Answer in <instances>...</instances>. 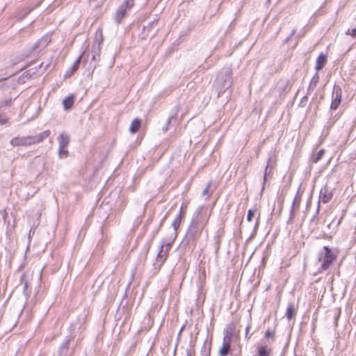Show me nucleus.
Here are the masks:
<instances>
[{"mask_svg": "<svg viewBox=\"0 0 356 356\" xmlns=\"http://www.w3.org/2000/svg\"><path fill=\"white\" fill-rule=\"evenodd\" d=\"M346 34L351 35L353 38H356V27L352 29H348L346 31Z\"/></svg>", "mask_w": 356, "mask_h": 356, "instance_id": "c756f323", "label": "nucleus"}, {"mask_svg": "<svg viewBox=\"0 0 356 356\" xmlns=\"http://www.w3.org/2000/svg\"><path fill=\"white\" fill-rule=\"evenodd\" d=\"M332 197V191H329L328 188L325 186L322 188L320 191L319 193V201L318 204V209L317 211L319 210L320 207V202L323 203H327L328 202Z\"/></svg>", "mask_w": 356, "mask_h": 356, "instance_id": "9b49d317", "label": "nucleus"}, {"mask_svg": "<svg viewBox=\"0 0 356 356\" xmlns=\"http://www.w3.org/2000/svg\"><path fill=\"white\" fill-rule=\"evenodd\" d=\"M187 356H191L189 351L187 352Z\"/></svg>", "mask_w": 356, "mask_h": 356, "instance_id": "c03bdc74", "label": "nucleus"}, {"mask_svg": "<svg viewBox=\"0 0 356 356\" xmlns=\"http://www.w3.org/2000/svg\"><path fill=\"white\" fill-rule=\"evenodd\" d=\"M210 186H211V182H208L206 187L204 188V189L203 190V191L202 193V196L204 197V196L209 195V190Z\"/></svg>", "mask_w": 356, "mask_h": 356, "instance_id": "7c9ffc66", "label": "nucleus"}, {"mask_svg": "<svg viewBox=\"0 0 356 356\" xmlns=\"http://www.w3.org/2000/svg\"><path fill=\"white\" fill-rule=\"evenodd\" d=\"M27 288H28V283H27V282H26V281H25V282H24V287H23V289H24V293H26Z\"/></svg>", "mask_w": 356, "mask_h": 356, "instance_id": "4c0bfd02", "label": "nucleus"}, {"mask_svg": "<svg viewBox=\"0 0 356 356\" xmlns=\"http://www.w3.org/2000/svg\"><path fill=\"white\" fill-rule=\"evenodd\" d=\"M327 56L325 54H324L323 53L319 54L316 59L315 66V70H316L317 72L323 69V67L327 63Z\"/></svg>", "mask_w": 356, "mask_h": 356, "instance_id": "ddd939ff", "label": "nucleus"}, {"mask_svg": "<svg viewBox=\"0 0 356 356\" xmlns=\"http://www.w3.org/2000/svg\"><path fill=\"white\" fill-rule=\"evenodd\" d=\"M24 275H22V276L21 277V282H22V283L24 282Z\"/></svg>", "mask_w": 356, "mask_h": 356, "instance_id": "37998d69", "label": "nucleus"}, {"mask_svg": "<svg viewBox=\"0 0 356 356\" xmlns=\"http://www.w3.org/2000/svg\"><path fill=\"white\" fill-rule=\"evenodd\" d=\"M296 33V31L293 30L292 33H291L290 36L287 38V40H289V38L291 37L294 33Z\"/></svg>", "mask_w": 356, "mask_h": 356, "instance_id": "79ce46f5", "label": "nucleus"}, {"mask_svg": "<svg viewBox=\"0 0 356 356\" xmlns=\"http://www.w3.org/2000/svg\"><path fill=\"white\" fill-rule=\"evenodd\" d=\"M340 313H341V311H340V309H339L337 313L336 314V315L334 316V326L335 327H337V325H338V320H339V316H340Z\"/></svg>", "mask_w": 356, "mask_h": 356, "instance_id": "72a5a7b5", "label": "nucleus"}, {"mask_svg": "<svg viewBox=\"0 0 356 356\" xmlns=\"http://www.w3.org/2000/svg\"><path fill=\"white\" fill-rule=\"evenodd\" d=\"M336 258V254L332 252L331 249L327 246H324L318 256V261L321 263V269L322 270H327Z\"/></svg>", "mask_w": 356, "mask_h": 356, "instance_id": "7ed1b4c3", "label": "nucleus"}, {"mask_svg": "<svg viewBox=\"0 0 356 356\" xmlns=\"http://www.w3.org/2000/svg\"><path fill=\"white\" fill-rule=\"evenodd\" d=\"M74 102V96L70 95L63 101V105L65 110H70L72 108Z\"/></svg>", "mask_w": 356, "mask_h": 356, "instance_id": "a211bd4d", "label": "nucleus"}, {"mask_svg": "<svg viewBox=\"0 0 356 356\" xmlns=\"http://www.w3.org/2000/svg\"><path fill=\"white\" fill-rule=\"evenodd\" d=\"M301 202V194L298 192L293 200L292 205L290 210V216L288 220V223L293 222L297 211L299 209Z\"/></svg>", "mask_w": 356, "mask_h": 356, "instance_id": "6e6552de", "label": "nucleus"}, {"mask_svg": "<svg viewBox=\"0 0 356 356\" xmlns=\"http://www.w3.org/2000/svg\"><path fill=\"white\" fill-rule=\"evenodd\" d=\"M307 96H305L302 99V101H301V103L303 102V101H307Z\"/></svg>", "mask_w": 356, "mask_h": 356, "instance_id": "a19ab883", "label": "nucleus"}, {"mask_svg": "<svg viewBox=\"0 0 356 356\" xmlns=\"http://www.w3.org/2000/svg\"><path fill=\"white\" fill-rule=\"evenodd\" d=\"M126 15V8H124V5H121L115 14V21L119 24L121 22L122 19Z\"/></svg>", "mask_w": 356, "mask_h": 356, "instance_id": "2eb2a0df", "label": "nucleus"}, {"mask_svg": "<svg viewBox=\"0 0 356 356\" xmlns=\"http://www.w3.org/2000/svg\"><path fill=\"white\" fill-rule=\"evenodd\" d=\"M208 218L206 209L203 207L197 209L193 216L185 238L181 242L184 245H187L190 243L195 245L207 225Z\"/></svg>", "mask_w": 356, "mask_h": 356, "instance_id": "f257e3e1", "label": "nucleus"}, {"mask_svg": "<svg viewBox=\"0 0 356 356\" xmlns=\"http://www.w3.org/2000/svg\"><path fill=\"white\" fill-rule=\"evenodd\" d=\"M168 253L164 250V245H160V250L157 254L156 263L161 266L166 260Z\"/></svg>", "mask_w": 356, "mask_h": 356, "instance_id": "4468645a", "label": "nucleus"}, {"mask_svg": "<svg viewBox=\"0 0 356 356\" xmlns=\"http://www.w3.org/2000/svg\"><path fill=\"white\" fill-rule=\"evenodd\" d=\"M141 125V120L138 118H135L131 123L129 127V131L131 134H136L140 129Z\"/></svg>", "mask_w": 356, "mask_h": 356, "instance_id": "6ab92c4d", "label": "nucleus"}, {"mask_svg": "<svg viewBox=\"0 0 356 356\" xmlns=\"http://www.w3.org/2000/svg\"><path fill=\"white\" fill-rule=\"evenodd\" d=\"M175 238V236H171V237L170 238L163 241V243L161 244V245H164V250L166 252H168V253L169 252L170 248H171V245L174 242Z\"/></svg>", "mask_w": 356, "mask_h": 356, "instance_id": "b1692460", "label": "nucleus"}, {"mask_svg": "<svg viewBox=\"0 0 356 356\" xmlns=\"http://www.w3.org/2000/svg\"><path fill=\"white\" fill-rule=\"evenodd\" d=\"M296 316V310L295 309L294 305L293 303L289 304L286 312V318L288 320H291L295 318Z\"/></svg>", "mask_w": 356, "mask_h": 356, "instance_id": "aec40b11", "label": "nucleus"}, {"mask_svg": "<svg viewBox=\"0 0 356 356\" xmlns=\"http://www.w3.org/2000/svg\"><path fill=\"white\" fill-rule=\"evenodd\" d=\"M51 134L50 130H45L38 135L31 136V145L42 142L45 138H48Z\"/></svg>", "mask_w": 356, "mask_h": 356, "instance_id": "f8f14e48", "label": "nucleus"}, {"mask_svg": "<svg viewBox=\"0 0 356 356\" xmlns=\"http://www.w3.org/2000/svg\"><path fill=\"white\" fill-rule=\"evenodd\" d=\"M179 112V108L177 106H175L173 109L171 111V113L168 118L166 125L172 124L175 123L177 121V117Z\"/></svg>", "mask_w": 356, "mask_h": 356, "instance_id": "dca6fc26", "label": "nucleus"}, {"mask_svg": "<svg viewBox=\"0 0 356 356\" xmlns=\"http://www.w3.org/2000/svg\"><path fill=\"white\" fill-rule=\"evenodd\" d=\"M35 74V72L33 70V69H30L24 72V75L26 77H32Z\"/></svg>", "mask_w": 356, "mask_h": 356, "instance_id": "473e14b6", "label": "nucleus"}, {"mask_svg": "<svg viewBox=\"0 0 356 356\" xmlns=\"http://www.w3.org/2000/svg\"><path fill=\"white\" fill-rule=\"evenodd\" d=\"M270 350L267 346H261L258 350L259 356H268L270 355Z\"/></svg>", "mask_w": 356, "mask_h": 356, "instance_id": "393cba45", "label": "nucleus"}, {"mask_svg": "<svg viewBox=\"0 0 356 356\" xmlns=\"http://www.w3.org/2000/svg\"><path fill=\"white\" fill-rule=\"evenodd\" d=\"M11 104V100H6V101H3L0 104V106H10Z\"/></svg>", "mask_w": 356, "mask_h": 356, "instance_id": "e433bc0d", "label": "nucleus"}, {"mask_svg": "<svg viewBox=\"0 0 356 356\" xmlns=\"http://www.w3.org/2000/svg\"><path fill=\"white\" fill-rule=\"evenodd\" d=\"M232 335V332H229L228 330L225 332L223 337L222 346L219 350L220 356H227L229 354L231 348Z\"/></svg>", "mask_w": 356, "mask_h": 356, "instance_id": "423d86ee", "label": "nucleus"}, {"mask_svg": "<svg viewBox=\"0 0 356 356\" xmlns=\"http://www.w3.org/2000/svg\"><path fill=\"white\" fill-rule=\"evenodd\" d=\"M232 69L229 67H223L218 73L214 86L218 91V97L232 86Z\"/></svg>", "mask_w": 356, "mask_h": 356, "instance_id": "f03ea898", "label": "nucleus"}, {"mask_svg": "<svg viewBox=\"0 0 356 356\" xmlns=\"http://www.w3.org/2000/svg\"><path fill=\"white\" fill-rule=\"evenodd\" d=\"M96 40H97L98 43L97 45H95V44L92 45V60H96V56H98V57L99 56L100 50H101L100 44L103 41L102 31L101 29H98L96 31Z\"/></svg>", "mask_w": 356, "mask_h": 356, "instance_id": "1a4fd4ad", "label": "nucleus"}, {"mask_svg": "<svg viewBox=\"0 0 356 356\" xmlns=\"http://www.w3.org/2000/svg\"><path fill=\"white\" fill-rule=\"evenodd\" d=\"M162 129H163V131L164 132H166V131H168V125H165V127H163L162 128Z\"/></svg>", "mask_w": 356, "mask_h": 356, "instance_id": "ea45409f", "label": "nucleus"}, {"mask_svg": "<svg viewBox=\"0 0 356 356\" xmlns=\"http://www.w3.org/2000/svg\"><path fill=\"white\" fill-rule=\"evenodd\" d=\"M31 136H16L10 140V143L13 147H27L31 145Z\"/></svg>", "mask_w": 356, "mask_h": 356, "instance_id": "0eeeda50", "label": "nucleus"}, {"mask_svg": "<svg viewBox=\"0 0 356 356\" xmlns=\"http://www.w3.org/2000/svg\"><path fill=\"white\" fill-rule=\"evenodd\" d=\"M181 212H182V209H181V211H180L179 215L177 216V217L175 218V220L172 222V226L174 228V232H173V234L172 236H173L175 237H176V236H177V230L178 229V228H179V227L180 225V223H181Z\"/></svg>", "mask_w": 356, "mask_h": 356, "instance_id": "4be33fe9", "label": "nucleus"}, {"mask_svg": "<svg viewBox=\"0 0 356 356\" xmlns=\"http://www.w3.org/2000/svg\"><path fill=\"white\" fill-rule=\"evenodd\" d=\"M105 0H90L92 3H95V6H98L100 4L103 3Z\"/></svg>", "mask_w": 356, "mask_h": 356, "instance_id": "c9c22d12", "label": "nucleus"}, {"mask_svg": "<svg viewBox=\"0 0 356 356\" xmlns=\"http://www.w3.org/2000/svg\"><path fill=\"white\" fill-rule=\"evenodd\" d=\"M51 39L49 36L44 35L42 38H40L38 41H37L31 48L28 50V54L26 55H23L20 57V58L17 61H21L24 60L25 58L29 56V54H31L34 50H36L38 49H44L45 48L48 44L50 42Z\"/></svg>", "mask_w": 356, "mask_h": 356, "instance_id": "39448f33", "label": "nucleus"}, {"mask_svg": "<svg viewBox=\"0 0 356 356\" xmlns=\"http://www.w3.org/2000/svg\"><path fill=\"white\" fill-rule=\"evenodd\" d=\"M134 4V0H126L123 5H124V8L127 7L131 8Z\"/></svg>", "mask_w": 356, "mask_h": 356, "instance_id": "2f4dec72", "label": "nucleus"}, {"mask_svg": "<svg viewBox=\"0 0 356 356\" xmlns=\"http://www.w3.org/2000/svg\"><path fill=\"white\" fill-rule=\"evenodd\" d=\"M274 333L270 330H267L265 333V337L266 338H271L273 340H274Z\"/></svg>", "mask_w": 356, "mask_h": 356, "instance_id": "f704fd0d", "label": "nucleus"}, {"mask_svg": "<svg viewBox=\"0 0 356 356\" xmlns=\"http://www.w3.org/2000/svg\"><path fill=\"white\" fill-rule=\"evenodd\" d=\"M81 57H82V55H80L76 58V60L74 61L73 65L71 67V72H70L71 74H72L74 72H75L79 68Z\"/></svg>", "mask_w": 356, "mask_h": 356, "instance_id": "a878e982", "label": "nucleus"}, {"mask_svg": "<svg viewBox=\"0 0 356 356\" xmlns=\"http://www.w3.org/2000/svg\"><path fill=\"white\" fill-rule=\"evenodd\" d=\"M318 81H319V76H318V72H316L314 74V76L312 77V79H311L310 83H309V87L307 88V93L308 94H310V92L315 89V88L316 87L317 83H318Z\"/></svg>", "mask_w": 356, "mask_h": 356, "instance_id": "5701e85b", "label": "nucleus"}, {"mask_svg": "<svg viewBox=\"0 0 356 356\" xmlns=\"http://www.w3.org/2000/svg\"><path fill=\"white\" fill-rule=\"evenodd\" d=\"M158 24V19H155L152 22H151L147 26H144L143 30L145 31H149L152 27Z\"/></svg>", "mask_w": 356, "mask_h": 356, "instance_id": "bb28decb", "label": "nucleus"}, {"mask_svg": "<svg viewBox=\"0 0 356 356\" xmlns=\"http://www.w3.org/2000/svg\"><path fill=\"white\" fill-rule=\"evenodd\" d=\"M341 101V89L338 86H334L333 90V99L332 101L330 108L332 110H336Z\"/></svg>", "mask_w": 356, "mask_h": 356, "instance_id": "9d476101", "label": "nucleus"}, {"mask_svg": "<svg viewBox=\"0 0 356 356\" xmlns=\"http://www.w3.org/2000/svg\"><path fill=\"white\" fill-rule=\"evenodd\" d=\"M250 329V325H248L247 326V327H246V330H245V331H246V337H248V332H249V330Z\"/></svg>", "mask_w": 356, "mask_h": 356, "instance_id": "58836bf2", "label": "nucleus"}, {"mask_svg": "<svg viewBox=\"0 0 356 356\" xmlns=\"http://www.w3.org/2000/svg\"><path fill=\"white\" fill-rule=\"evenodd\" d=\"M70 345V340H65L60 345L58 350V356H69L67 352Z\"/></svg>", "mask_w": 356, "mask_h": 356, "instance_id": "f3484780", "label": "nucleus"}, {"mask_svg": "<svg viewBox=\"0 0 356 356\" xmlns=\"http://www.w3.org/2000/svg\"><path fill=\"white\" fill-rule=\"evenodd\" d=\"M324 154H325V150L324 149L319 150L318 152V153L316 154V156L314 159V161L315 163H317L318 161H320L322 159V157L323 156Z\"/></svg>", "mask_w": 356, "mask_h": 356, "instance_id": "cd10ccee", "label": "nucleus"}, {"mask_svg": "<svg viewBox=\"0 0 356 356\" xmlns=\"http://www.w3.org/2000/svg\"><path fill=\"white\" fill-rule=\"evenodd\" d=\"M254 213H255V210L249 209L248 211V215H247V220L250 222L252 220V218L254 217Z\"/></svg>", "mask_w": 356, "mask_h": 356, "instance_id": "c85d7f7f", "label": "nucleus"}, {"mask_svg": "<svg viewBox=\"0 0 356 356\" xmlns=\"http://www.w3.org/2000/svg\"><path fill=\"white\" fill-rule=\"evenodd\" d=\"M270 162H271V158H269L268 160L267 165L265 168V172H264V183H263V187H262L261 191H263L264 190V186L266 182L267 177L270 175L272 170H273V166L270 165Z\"/></svg>", "mask_w": 356, "mask_h": 356, "instance_id": "412c9836", "label": "nucleus"}, {"mask_svg": "<svg viewBox=\"0 0 356 356\" xmlns=\"http://www.w3.org/2000/svg\"><path fill=\"white\" fill-rule=\"evenodd\" d=\"M70 138L67 134L62 132L59 134L58 141L59 144L58 156L60 158L63 159L68 156V151L67 148L70 143Z\"/></svg>", "mask_w": 356, "mask_h": 356, "instance_id": "20e7f679", "label": "nucleus"}]
</instances>
